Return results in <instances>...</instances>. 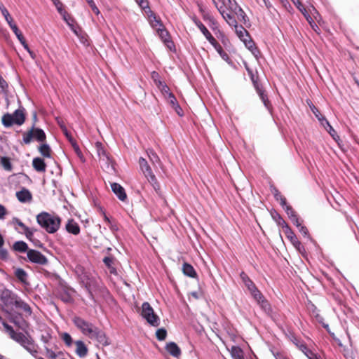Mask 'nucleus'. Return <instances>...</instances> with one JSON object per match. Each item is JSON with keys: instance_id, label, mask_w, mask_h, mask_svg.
<instances>
[{"instance_id": "f257e3e1", "label": "nucleus", "mask_w": 359, "mask_h": 359, "mask_svg": "<svg viewBox=\"0 0 359 359\" xmlns=\"http://www.w3.org/2000/svg\"><path fill=\"white\" fill-rule=\"evenodd\" d=\"M37 223L49 233H55L60 228L61 219L46 212L36 215Z\"/></svg>"}, {"instance_id": "f03ea898", "label": "nucleus", "mask_w": 359, "mask_h": 359, "mask_svg": "<svg viewBox=\"0 0 359 359\" xmlns=\"http://www.w3.org/2000/svg\"><path fill=\"white\" fill-rule=\"evenodd\" d=\"M8 335L11 339L20 344L32 355L36 356L38 353V346L29 334H25L22 332H17L13 329Z\"/></svg>"}, {"instance_id": "7ed1b4c3", "label": "nucleus", "mask_w": 359, "mask_h": 359, "mask_svg": "<svg viewBox=\"0 0 359 359\" xmlns=\"http://www.w3.org/2000/svg\"><path fill=\"white\" fill-rule=\"evenodd\" d=\"M26 119V111L22 107L16 109L13 114L7 113L2 116L1 121L2 124L9 128L13 125L15 124L18 126H22Z\"/></svg>"}, {"instance_id": "20e7f679", "label": "nucleus", "mask_w": 359, "mask_h": 359, "mask_svg": "<svg viewBox=\"0 0 359 359\" xmlns=\"http://www.w3.org/2000/svg\"><path fill=\"white\" fill-rule=\"evenodd\" d=\"M33 140L39 142H46V141L44 131L41 128H36L34 124L22 135V142L25 144H29Z\"/></svg>"}, {"instance_id": "39448f33", "label": "nucleus", "mask_w": 359, "mask_h": 359, "mask_svg": "<svg viewBox=\"0 0 359 359\" xmlns=\"http://www.w3.org/2000/svg\"><path fill=\"white\" fill-rule=\"evenodd\" d=\"M141 316L147 322L154 326L158 327L160 324L159 317L154 313V311L149 302H144L141 307Z\"/></svg>"}, {"instance_id": "423d86ee", "label": "nucleus", "mask_w": 359, "mask_h": 359, "mask_svg": "<svg viewBox=\"0 0 359 359\" xmlns=\"http://www.w3.org/2000/svg\"><path fill=\"white\" fill-rule=\"evenodd\" d=\"M214 5L219 13H222V9L224 11H234L238 10L241 12V15H245V13L241 8L238 6L235 0H212Z\"/></svg>"}, {"instance_id": "0eeeda50", "label": "nucleus", "mask_w": 359, "mask_h": 359, "mask_svg": "<svg viewBox=\"0 0 359 359\" xmlns=\"http://www.w3.org/2000/svg\"><path fill=\"white\" fill-rule=\"evenodd\" d=\"M139 163L144 175L148 180L149 182L152 185L155 191H158L160 190V185L157 182L156 176L152 172L151 168L147 161L144 158H140Z\"/></svg>"}, {"instance_id": "6e6552de", "label": "nucleus", "mask_w": 359, "mask_h": 359, "mask_svg": "<svg viewBox=\"0 0 359 359\" xmlns=\"http://www.w3.org/2000/svg\"><path fill=\"white\" fill-rule=\"evenodd\" d=\"M11 224L20 233L25 234L28 240L32 241L34 233L36 231V229L29 228L18 217H13Z\"/></svg>"}, {"instance_id": "1a4fd4ad", "label": "nucleus", "mask_w": 359, "mask_h": 359, "mask_svg": "<svg viewBox=\"0 0 359 359\" xmlns=\"http://www.w3.org/2000/svg\"><path fill=\"white\" fill-rule=\"evenodd\" d=\"M73 323L83 334L88 336V337L90 336L91 333L93 332V330L96 327L91 323L85 320L81 317H74L73 319Z\"/></svg>"}, {"instance_id": "9d476101", "label": "nucleus", "mask_w": 359, "mask_h": 359, "mask_svg": "<svg viewBox=\"0 0 359 359\" xmlns=\"http://www.w3.org/2000/svg\"><path fill=\"white\" fill-rule=\"evenodd\" d=\"M17 297L18 295L10 290L4 289L0 291V300L4 306L8 309H13Z\"/></svg>"}, {"instance_id": "9b49d317", "label": "nucleus", "mask_w": 359, "mask_h": 359, "mask_svg": "<svg viewBox=\"0 0 359 359\" xmlns=\"http://www.w3.org/2000/svg\"><path fill=\"white\" fill-rule=\"evenodd\" d=\"M27 257L28 260L32 263L39 265H46L48 263V260L46 257L41 252L36 250L29 249L27 251Z\"/></svg>"}, {"instance_id": "f8f14e48", "label": "nucleus", "mask_w": 359, "mask_h": 359, "mask_svg": "<svg viewBox=\"0 0 359 359\" xmlns=\"http://www.w3.org/2000/svg\"><path fill=\"white\" fill-rule=\"evenodd\" d=\"M89 337L92 339H95L102 346H106L109 344L108 339L104 332L100 330L99 328L95 327L93 332L91 333Z\"/></svg>"}, {"instance_id": "ddd939ff", "label": "nucleus", "mask_w": 359, "mask_h": 359, "mask_svg": "<svg viewBox=\"0 0 359 359\" xmlns=\"http://www.w3.org/2000/svg\"><path fill=\"white\" fill-rule=\"evenodd\" d=\"M157 32L165 43V45L170 49L172 50L175 47L173 42L170 40V36L168 32L164 28V26L157 28Z\"/></svg>"}, {"instance_id": "4468645a", "label": "nucleus", "mask_w": 359, "mask_h": 359, "mask_svg": "<svg viewBox=\"0 0 359 359\" xmlns=\"http://www.w3.org/2000/svg\"><path fill=\"white\" fill-rule=\"evenodd\" d=\"M238 10H236L234 11H224L222 9V13H219L224 20L228 23V25L231 27L236 26L237 20L236 19V15H238Z\"/></svg>"}, {"instance_id": "2eb2a0df", "label": "nucleus", "mask_w": 359, "mask_h": 359, "mask_svg": "<svg viewBox=\"0 0 359 359\" xmlns=\"http://www.w3.org/2000/svg\"><path fill=\"white\" fill-rule=\"evenodd\" d=\"M14 306L15 309L24 312L26 316H30L32 313L30 306L18 296L14 303Z\"/></svg>"}, {"instance_id": "dca6fc26", "label": "nucleus", "mask_w": 359, "mask_h": 359, "mask_svg": "<svg viewBox=\"0 0 359 359\" xmlns=\"http://www.w3.org/2000/svg\"><path fill=\"white\" fill-rule=\"evenodd\" d=\"M287 238L291 242L293 246L300 251L301 248L302 247L301 242L298 240L297 236L291 229V228H286V230L283 231Z\"/></svg>"}, {"instance_id": "f3484780", "label": "nucleus", "mask_w": 359, "mask_h": 359, "mask_svg": "<svg viewBox=\"0 0 359 359\" xmlns=\"http://www.w3.org/2000/svg\"><path fill=\"white\" fill-rule=\"evenodd\" d=\"M15 195L21 203H29L32 201V194L26 188H22L20 191H17Z\"/></svg>"}, {"instance_id": "a211bd4d", "label": "nucleus", "mask_w": 359, "mask_h": 359, "mask_svg": "<svg viewBox=\"0 0 359 359\" xmlns=\"http://www.w3.org/2000/svg\"><path fill=\"white\" fill-rule=\"evenodd\" d=\"M112 191L116 194L119 200L125 201L127 199V194L124 188L118 183H112L111 184Z\"/></svg>"}, {"instance_id": "6ab92c4d", "label": "nucleus", "mask_w": 359, "mask_h": 359, "mask_svg": "<svg viewBox=\"0 0 359 359\" xmlns=\"http://www.w3.org/2000/svg\"><path fill=\"white\" fill-rule=\"evenodd\" d=\"M96 149L97 151V154L99 156L100 161H104L106 163H109L111 162L110 156L103 147L102 144L100 142H97Z\"/></svg>"}, {"instance_id": "aec40b11", "label": "nucleus", "mask_w": 359, "mask_h": 359, "mask_svg": "<svg viewBox=\"0 0 359 359\" xmlns=\"http://www.w3.org/2000/svg\"><path fill=\"white\" fill-rule=\"evenodd\" d=\"M235 29V32L238 36V38L243 41L245 45L247 46L248 39L250 38L249 34L248 31L242 26H238V22H236V26H232Z\"/></svg>"}, {"instance_id": "412c9836", "label": "nucleus", "mask_w": 359, "mask_h": 359, "mask_svg": "<svg viewBox=\"0 0 359 359\" xmlns=\"http://www.w3.org/2000/svg\"><path fill=\"white\" fill-rule=\"evenodd\" d=\"M65 229L68 233L74 235H78L80 233V226L73 219H70L67 221Z\"/></svg>"}, {"instance_id": "4be33fe9", "label": "nucleus", "mask_w": 359, "mask_h": 359, "mask_svg": "<svg viewBox=\"0 0 359 359\" xmlns=\"http://www.w3.org/2000/svg\"><path fill=\"white\" fill-rule=\"evenodd\" d=\"M292 3L296 6V7L299 9V11L304 15L306 20L309 24H311V22H313V20L311 18V16L309 14L306 8L304 7V6L302 4V2L299 0H291Z\"/></svg>"}, {"instance_id": "5701e85b", "label": "nucleus", "mask_w": 359, "mask_h": 359, "mask_svg": "<svg viewBox=\"0 0 359 359\" xmlns=\"http://www.w3.org/2000/svg\"><path fill=\"white\" fill-rule=\"evenodd\" d=\"M80 282L86 287L87 290L90 292V287L93 283V279L90 277L89 274L86 272H82L79 275Z\"/></svg>"}, {"instance_id": "b1692460", "label": "nucleus", "mask_w": 359, "mask_h": 359, "mask_svg": "<svg viewBox=\"0 0 359 359\" xmlns=\"http://www.w3.org/2000/svg\"><path fill=\"white\" fill-rule=\"evenodd\" d=\"M165 350L173 357L177 358L181 355V350L175 342H169L165 346Z\"/></svg>"}, {"instance_id": "393cba45", "label": "nucleus", "mask_w": 359, "mask_h": 359, "mask_svg": "<svg viewBox=\"0 0 359 359\" xmlns=\"http://www.w3.org/2000/svg\"><path fill=\"white\" fill-rule=\"evenodd\" d=\"M32 165L37 172H44L46 170V164L44 160L39 157L33 159Z\"/></svg>"}, {"instance_id": "a878e982", "label": "nucleus", "mask_w": 359, "mask_h": 359, "mask_svg": "<svg viewBox=\"0 0 359 359\" xmlns=\"http://www.w3.org/2000/svg\"><path fill=\"white\" fill-rule=\"evenodd\" d=\"M256 90L259 95L262 101L263 102L264 106L269 109L271 107L270 101L269 100L267 95L264 93V90L260 87L257 83L254 82Z\"/></svg>"}, {"instance_id": "bb28decb", "label": "nucleus", "mask_w": 359, "mask_h": 359, "mask_svg": "<svg viewBox=\"0 0 359 359\" xmlns=\"http://www.w3.org/2000/svg\"><path fill=\"white\" fill-rule=\"evenodd\" d=\"M76 348V353L80 358H84L87 355L88 350L85 344L82 341H76L75 342Z\"/></svg>"}, {"instance_id": "cd10ccee", "label": "nucleus", "mask_w": 359, "mask_h": 359, "mask_svg": "<svg viewBox=\"0 0 359 359\" xmlns=\"http://www.w3.org/2000/svg\"><path fill=\"white\" fill-rule=\"evenodd\" d=\"M182 271L185 276H187L191 278H196L197 273L195 271L194 268L192 265L188 263H184L182 266Z\"/></svg>"}, {"instance_id": "c85d7f7f", "label": "nucleus", "mask_w": 359, "mask_h": 359, "mask_svg": "<svg viewBox=\"0 0 359 359\" xmlns=\"http://www.w3.org/2000/svg\"><path fill=\"white\" fill-rule=\"evenodd\" d=\"M13 250L18 252H25L29 250L27 244L22 241H16L13 245Z\"/></svg>"}, {"instance_id": "c756f323", "label": "nucleus", "mask_w": 359, "mask_h": 359, "mask_svg": "<svg viewBox=\"0 0 359 359\" xmlns=\"http://www.w3.org/2000/svg\"><path fill=\"white\" fill-rule=\"evenodd\" d=\"M257 304L259 305L261 309L268 315H270L272 312L271 306L267 299L263 297L260 300H258Z\"/></svg>"}, {"instance_id": "7c9ffc66", "label": "nucleus", "mask_w": 359, "mask_h": 359, "mask_svg": "<svg viewBox=\"0 0 359 359\" xmlns=\"http://www.w3.org/2000/svg\"><path fill=\"white\" fill-rule=\"evenodd\" d=\"M103 262L104 263L106 266L108 268L110 273H112V274L116 273V269L114 266V258L112 256L105 257L103 259Z\"/></svg>"}, {"instance_id": "2f4dec72", "label": "nucleus", "mask_w": 359, "mask_h": 359, "mask_svg": "<svg viewBox=\"0 0 359 359\" xmlns=\"http://www.w3.org/2000/svg\"><path fill=\"white\" fill-rule=\"evenodd\" d=\"M311 109L313 111V113L315 114L316 118L321 122V123L325 126V124L329 126L330 128H332V126H330L328 121L322 116L320 111L318 109L317 107H316L314 105L311 106Z\"/></svg>"}, {"instance_id": "473e14b6", "label": "nucleus", "mask_w": 359, "mask_h": 359, "mask_svg": "<svg viewBox=\"0 0 359 359\" xmlns=\"http://www.w3.org/2000/svg\"><path fill=\"white\" fill-rule=\"evenodd\" d=\"M39 147V151L40 154L45 158H50L51 157V149L48 144L45 142H42Z\"/></svg>"}, {"instance_id": "72a5a7b5", "label": "nucleus", "mask_w": 359, "mask_h": 359, "mask_svg": "<svg viewBox=\"0 0 359 359\" xmlns=\"http://www.w3.org/2000/svg\"><path fill=\"white\" fill-rule=\"evenodd\" d=\"M240 277L248 290H250L255 285V283L247 275V273H245L244 271H242L241 273Z\"/></svg>"}, {"instance_id": "f704fd0d", "label": "nucleus", "mask_w": 359, "mask_h": 359, "mask_svg": "<svg viewBox=\"0 0 359 359\" xmlns=\"http://www.w3.org/2000/svg\"><path fill=\"white\" fill-rule=\"evenodd\" d=\"M0 165L6 171H11L13 170V165L11 162V159L6 156H2L0 158Z\"/></svg>"}, {"instance_id": "c9c22d12", "label": "nucleus", "mask_w": 359, "mask_h": 359, "mask_svg": "<svg viewBox=\"0 0 359 359\" xmlns=\"http://www.w3.org/2000/svg\"><path fill=\"white\" fill-rule=\"evenodd\" d=\"M15 276L22 283H26L27 282V273L22 269H18L15 271Z\"/></svg>"}, {"instance_id": "e433bc0d", "label": "nucleus", "mask_w": 359, "mask_h": 359, "mask_svg": "<svg viewBox=\"0 0 359 359\" xmlns=\"http://www.w3.org/2000/svg\"><path fill=\"white\" fill-rule=\"evenodd\" d=\"M231 353L233 359H244L243 352L242 349L238 346H233Z\"/></svg>"}, {"instance_id": "4c0bfd02", "label": "nucleus", "mask_w": 359, "mask_h": 359, "mask_svg": "<svg viewBox=\"0 0 359 359\" xmlns=\"http://www.w3.org/2000/svg\"><path fill=\"white\" fill-rule=\"evenodd\" d=\"M149 20H150V22H151L152 27H156V29L158 27H163V24L161 23V20L158 18H157V16L154 13H152L149 16Z\"/></svg>"}, {"instance_id": "58836bf2", "label": "nucleus", "mask_w": 359, "mask_h": 359, "mask_svg": "<svg viewBox=\"0 0 359 359\" xmlns=\"http://www.w3.org/2000/svg\"><path fill=\"white\" fill-rule=\"evenodd\" d=\"M249 292L256 302L260 300V299L264 297L262 292L257 289L256 285H255L250 290H249Z\"/></svg>"}, {"instance_id": "ea45409f", "label": "nucleus", "mask_w": 359, "mask_h": 359, "mask_svg": "<svg viewBox=\"0 0 359 359\" xmlns=\"http://www.w3.org/2000/svg\"><path fill=\"white\" fill-rule=\"evenodd\" d=\"M0 329L3 330L7 334H8L13 328L12 326L9 325L2 317H1Z\"/></svg>"}, {"instance_id": "a19ab883", "label": "nucleus", "mask_w": 359, "mask_h": 359, "mask_svg": "<svg viewBox=\"0 0 359 359\" xmlns=\"http://www.w3.org/2000/svg\"><path fill=\"white\" fill-rule=\"evenodd\" d=\"M277 218L274 217L276 221L277 224L282 228L283 231L286 230V228L288 229L290 226L287 224V222L280 217V215L277 214Z\"/></svg>"}, {"instance_id": "79ce46f5", "label": "nucleus", "mask_w": 359, "mask_h": 359, "mask_svg": "<svg viewBox=\"0 0 359 359\" xmlns=\"http://www.w3.org/2000/svg\"><path fill=\"white\" fill-rule=\"evenodd\" d=\"M151 77L153 79V81H154V83L156 84V86L158 88H161V85H163V82H162L161 81L159 74L157 72L154 71L151 74Z\"/></svg>"}, {"instance_id": "37998d69", "label": "nucleus", "mask_w": 359, "mask_h": 359, "mask_svg": "<svg viewBox=\"0 0 359 359\" xmlns=\"http://www.w3.org/2000/svg\"><path fill=\"white\" fill-rule=\"evenodd\" d=\"M156 337L158 340L163 341L167 337V331L164 328L158 329L156 332Z\"/></svg>"}, {"instance_id": "c03bdc74", "label": "nucleus", "mask_w": 359, "mask_h": 359, "mask_svg": "<svg viewBox=\"0 0 359 359\" xmlns=\"http://www.w3.org/2000/svg\"><path fill=\"white\" fill-rule=\"evenodd\" d=\"M60 337L67 346H70L72 344V338L69 333L63 332L60 334Z\"/></svg>"}, {"instance_id": "a18cd8bd", "label": "nucleus", "mask_w": 359, "mask_h": 359, "mask_svg": "<svg viewBox=\"0 0 359 359\" xmlns=\"http://www.w3.org/2000/svg\"><path fill=\"white\" fill-rule=\"evenodd\" d=\"M1 13L4 15V17L5 18V20L9 25L10 27H12L13 25H15V23L13 22V18L11 16V15L7 9L6 11H3Z\"/></svg>"}, {"instance_id": "49530a36", "label": "nucleus", "mask_w": 359, "mask_h": 359, "mask_svg": "<svg viewBox=\"0 0 359 359\" xmlns=\"http://www.w3.org/2000/svg\"><path fill=\"white\" fill-rule=\"evenodd\" d=\"M286 213L288 215L290 220H292L293 219L298 217L297 212L294 211V210L290 206L287 205L285 209Z\"/></svg>"}, {"instance_id": "de8ad7c7", "label": "nucleus", "mask_w": 359, "mask_h": 359, "mask_svg": "<svg viewBox=\"0 0 359 359\" xmlns=\"http://www.w3.org/2000/svg\"><path fill=\"white\" fill-rule=\"evenodd\" d=\"M11 29L14 32V34H15L19 41H22V39L25 38L22 33L18 29L16 25H13L12 27H11Z\"/></svg>"}, {"instance_id": "09e8293b", "label": "nucleus", "mask_w": 359, "mask_h": 359, "mask_svg": "<svg viewBox=\"0 0 359 359\" xmlns=\"http://www.w3.org/2000/svg\"><path fill=\"white\" fill-rule=\"evenodd\" d=\"M148 155L149 159L152 161L153 163L160 162L159 157L153 150H149V151L148 152Z\"/></svg>"}, {"instance_id": "8fccbe9b", "label": "nucleus", "mask_w": 359, "mask_h": 359, "mask_svg": "<svg viewBox=\"0 0 359 359\" xmlns=\"http://www.w3.org/2000/svg\"><path fill=\"white\" fill-rule=\"evenodd\" d=\"M165 98L172 107L178 103L173 93H169V95H168Z\"/></svg>"}, {"instance_id": "3c124183", "label": "nucleus", "mask_w": 359, "mask_h": 359, "mask_svg": "<svg viewBox=\"0 0 359 359\" xmlns=\"http://www.w3.org/2000/svg\"><path fill=\"white\" fill-rule=\"evenodd\" d=\"M72 147H73L74 149V151H75V153L76 154V155L80 158H83V154L79 148V146L78 145L76 141L72 142L71 144Z\"/></svg>"}, {"instance_id": "603ef678", "label": "nucleus", "mask_w": 359, "mask_h": 359, "mask_svg": "<svg viewBox=\"0 0 359 359\" xmlns=\"http://www.w3.org/2000/svg\"><path fill=\"white\" fill-rule=\"evenodd\" d=\"M135 1L142 9L146 10L147 8L150 11L147 0H135Z\"/></svg>"}, {"instance_id": "864d4df0", "label": "nucleus", "mask_w": 359, "mask_h": 359, "mask_svg": "<svg viewBox=\"0 0 359 359\" xmlns=\"http://www.w3.org/2000/svg\"><path fill=\"white\" fill-rule=\"evenodd\" d=\"M158 88L161 90V93L163 94L165 97L169 95V93H172L170 91V88H168V86L164 82L163 83V85H161V88Z\"/></svg>"}, {"instance_id": "5fc2aeb1", "label": "nucleus", "mask_w": 359, "mask_h": 359, "mask_svg": "<svg viewBox=\"0 0 359 359\" xmlns=\"http://www.w3.org/2000/svg\"><path fill=\"white\" fill-rule=\"evenodd\" d=\"M86 1H87L88 5L90 6V7L91 8L93 13L96 15H98L100 13V11H99L98 8L96 6L94 1L93 0H86Z\"/></svg>"}, {"instance_id": "6e6d98bb", "label": "nucleus", "mask_w": 359, "mask_h": 359, "mask_svg": "<svg viewBox=\"0 0 359 359\" xmlns=\"http://www.w3.org/2000/svg\"><path fill=\"white\" fill-rule=\"evenodd\" d=\"M59 13H62L64 5L60 0H52Z\"/></svg>"}, {"instance_id": "4d7b16f0", "label": "nucleus", "mask_w": 359, "mask_h": 359, "mask_svg": "<svg viewBox=\"0 0 359 359\" xmlns=\"http://www.w3.org/2000/svg\"><path fill=\"white\" fill-rule=\"evenodd\" d=\"M60 14L62 15L64 20H65L67 22V23L70 27L73 26V24L69 22V19L71 18V16L68 14V13L65 9L62 10V13H60Z\"/></svg>"}, {"instance_id": "13d9d810", "label": "nucleus", "mask_w": 359, "mask_h": 359, "mask_svg": "<svg viewBox=\"0 0 359 359\" xmlns=\"http://www.w3.org/2000/svg\"><path fill=\"white\" fill-rule=\"evenodd\" d=\"M206 39L215 48H216L217 46L220 45L212 34L206 38Z\"/></svg>"}, {"instance_id": "bf43d9fd", "label": "nucleus", "mask_w": 359, "mask_h": 359, "mask_svg": "<svg viewBox=\"0 0 359 359\" xmlns=\"http://www.w3.org/2000/svg\"><path fill=\"white\" fill-rule=\"evenodd\" d=\"M206 39L215 48H216L217 46L220 45L212 34L206 38Z\"/></svg>"}, {"instance_id": "052dcab7", "label": "nucleus", "mask_w": 359, "mask_h": 359, "mask_svg": "<svg viewBox=\"0 0 359 359\" xmlns=\"http://www.w3.org/2000/svg\"><path fill=\"white\" fill-rule=\"evenodd\" d=\"M56 121L62 132H65L67 130L65 121L61 118H56Z\"/></svg>"}, {"instance_id": "680f3d73", "label": "nucleus", "mask_w": 359, "mask_h": 359, "mask_svg": "<svg viewBox=\"0 0 359 359\" xmlns=\"http://www.w3.org/2000/svg\"><path fill=\"white\" fill-rule=\"evenodd\" d=\"M8 214L6 208L1 204H0V219H4L6 215Z\"/></svg>"}, {"instance_id": "e2e57ef3", "label": "nucleus", "mask_w": 359, "mask_h": 359, "mask_svg": "<svg viewBox=\"0 0 359 359\" xmlns=\"http://www.w3.org/2000/svg\"><path fill=\"white\" fill-rule=\"evenodd\" d=\"M107 225L112 231H116L118 230V224L115 220H111V223L108 224Z\"/></svg>"}, {"instance_id": "0e129e2a", "label": "nucleus", "mask_w": 359, "mask_h": 359, "mask_svg": "<svg viewBox=\"0 0 359 359\" xmlns=\"http://www.w3.org/2000/svg\"><path fill=\"white\" fill-rule=\"evenodd\" d=\"M199 29L203 33L205 38H208L210 35H211V33L209 32V30L206 28V27L204 25L203 26H201Z\"/></svg>"}, {"instance_id": "69168bd1", "label": "nucleus", "mask_w": 359, "mask_h": 359, "mask_svg": "<svg viewBox=\"0 0 359 359\" xmlns=\"http://www.w3.org/2000/svg\"><path fill=\"white\" fill-rule=\"evenodd\" d=\"M172 109L175 111V112L180 116L184 115V112L182 109L180 107L179 104L177 103L176 105L172 107Z\"/></svg>"}, {"instance_id": "338daca9", "label": "nucleus", "mask_w": 359, "mask_h": 359, "mask_svg": "<svg viewBox=\"0 0 359 359\" xmlns=\"http://www.w3.org/2000/svg\"><path fill=\"white\" fill-rule=\"evenodd\" d=\"M8 257V251L3 248V247L0 248V258L1 259H6Z\"/></svg>"}, {"instance_id": "774afa93", "label": "nucleus", "mask_w": 359, "mask_h": 359, "mask_svg": "<svg viewBox=\"0 0 359 359\" xmlns=\"http://www.w3.org/2000/svg\"><path fill=\"white\" fill-rule=\"evenodd\" d=\"M219 55L224 61L227 62L228 63L231 62V59L229 55L224 50L220 53Z\"/></svg>"}]
</instances>
